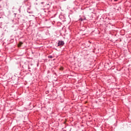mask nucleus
Wrapping results in <instances>:
<instances>
[{
    "instance_id": "1",
    "label": "nucleus",
    "mask_w": 131,
    "mask_h": 131,
    "mask_svg": "<svg viewBox=\"0 0 131 131\" xmlns=\"http://www.w3.org/2000/svg\"><path fill=\"white\" fill-rule=\"evenodd\" d=\"M44 4V10H49V9H50V8H51V5L49 4H47L46 3V2L43 3Z\"/></svg>"
},
{
    "instance_id": "2",
    "label": "nucleus",
    "mask_w": 131,
    "mask_h": 131,
    "mask_svg": "<svg viewBox=\"0 0 131 131\" xmlns=\"http://www.w3.org/2000/svg\"><path fill=\"white\" fill-rule=\"evenodd\" d=\"M57 45H58L57 47H60V46L63 47V46H64V43L63 41H58Z\"/></svg>"
},
{
    "instance_id": "3",
    "label": "nucleus",
    "mask_w": 131,
    "mask_h": 131,
    "mask_svg": "<svg viewBox=\"0 0 131 131\" xmlns=\"http://www.w3.org/2000/svg\"><path fill=\"white\" fill-rule=\"evenodd\" d=\"M27 12L29 13V14H32V13H33V12L32 11V10H31V9L30 8V6L29 8H27Z\"/></svg>"
},
{
    "instance_id": "4",
    "label": "nucleus",
    "mask_w": 131,
    "mask_h": 131,
    "mask_svg": "<svg viewBox=\"0 0 131 131\" xmlns=\"http://www.w3.org/2000/svg\"><path fill=\"white\" fill-rule=\"evenodd\" d=\"M3 23H0V28H3Z\"/></svg>"
},
{
    "instance_id": "5",
    "label": "nucleus",
    "mask_w": 131,
    "mask_h": 131,
    "mask_svg": "<svg viewBox=\"0 0 131 131\" xmlns=\"http://www.w3.org/2000/svg\"><path fill=\"white\" fill-rule=\"evenodd\" d=\"M48 58H50V59H52V58H53V56L49 55V56H48Z\"/></svg>"
},
{
    "instance_id": "6",
    "label": "nucleus",
    "mask_w": 131,
    "mask_h": 131,
    "mask_svg": "<svg viewBox=\"0 0 131 131\" xmlns=\"http://www.w3.org/2000/svg\"><path fill=\"white\" fill-rule=\"evenodd\" d=\"M115 1V2H117V1H118V0H114Z\"/></svg>"
},
{
    "instance_id": "7",
    "label": "nucleus",
    "mask_w": 131,
    "mask_h": 131,
    "mask_svg": "<svg viewBox=\"0 0 131 131\" xmlns=\"http://www.w3.org/2000/svg\"><path fill=\"white\" fill-rule=\"evenodd\" d=\"M80 21H82V19H80Z\"/></svg>"
},
{
    "instance_id": "8",
    "label": "nucleus",
    "mask_w": 131,
    "mask_h": 131,
    "mask_svg": "<svg viewBox=\"0 0 131 131\" xmlns=\"http://www.w3.org/2000/svg\"><path fill=\"white\" fill-rule=\"evenodd\" d=\"M28 69H30V68L29 67H28Z\"/></svg>"
},
{
    "instance_id": "9",
    "label": "nucleus",
    "mask_w": 131,
    "mask_h": 131,
    "mask_svg": "<svg viewBox=\"0 0 131 131\" xmlns=\"http://www.w3.org/2000/svg\"><path fill=\"white\" fill-rule=\"evenodd\" d=\"M1 2H2V0H0V3H1Z\"/></svg>"
},
{
    "instance_id": "10",
    "label": "nucleus",
    "mask_w": 131,
    "mask_h": 131,
    "mask_svg": "<svg viewBox=\"0 0 131 131\" xmlns=\"http://www.w3.org/2000/svg\"><path fill=\"white\" fill-rule=\"evenodd\" d=\"M41 4H43V2H42V3H41Z\"/></svg>"
}]
</instances>
